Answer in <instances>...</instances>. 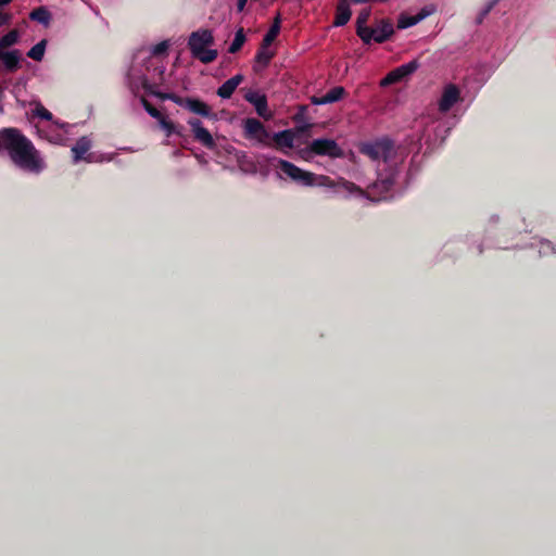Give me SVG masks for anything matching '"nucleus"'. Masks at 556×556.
<instances>
[{
	"instance_id": "nucleus-1",
	"label": "nucleus",
	"mask_w": 556,
	"mask_h": 556,
	"mask_svg": "<svg viewBox=\"0 0 556 556\" xmlns=\"http://www.w3.org/2000/svg\"><path fill=\"white\" fill-rule=\"evenodd\" d=\"M5 150L12 162L23 170L40 173L46 164L31 141L16 128L0 130V151Z\"/></svg>"
},
{
	"instance_id": "nucleus-2",
	"label": "nucleus",
	"mask_w": 556,
	"mask_h": 556,
	"mask_svg": "<svg viewBox=\"0 0 556 556\" xmlns=\"http://www.w3.org/2000/svg\"><path fill=\"white\" fill-rule=\"evenodd\" d=\"M273 166L279 169L281 176L283 175L302 186L326 187L332 189L333 192L338 194L341 192H346L357 197H363L365 194L362 189L351 181L342 178L334 181L329 176L316 175L314 173L303 170L294 164L281 159H275Z\"/></svg>"
},
{
	"instance_id": "nucleus-3",
	"label": "nucleus",
	"mask_w": 556,
	"mask_h": 556,
	"mask_svg": "<svg viewBox=\"0 0 556 556\" xmlns=\"http://www.w3.org/2000/svg\"><path fill=\"white\" fill-rule=\"evenodd\" d=\"M460 90L454 84H447L443 87L438 100V109L432 113L421 116L417 124L424 127L420 139L426 142L435 141L439 137L443 140L447 130L444 128L443 116L460 101Z\"/></svg>"
},
{
	"instance_id": "nucleus-4",
	"label": "nucleus",
	"mask_w": 556,
	"mask_h": 556,
	"mask_svg": "<svg viewBox=\"0 0 556 556\" xmlns=\"http://www.w3.org/2000/svg\"><path fill=\"white\" fill-rule=\"evenodd\" d=\"M159 70V77H153L152 80L148 78V74H143L141 70H137L132 66L128 72V84L131 91L137 94L141 89L147 93L152 94L161 100H170L174 103L187 109L188 98H181L175 93L161 92L157 90V86L164 81L165 66H155V71Z\"/></svg>"
},
{
	"instance_id": "nucleus-5",
	"label": "nucleus",
	"mask_w": 556,
	"mask_h": 556,
	"mask_svg": "<svg viewBox=\"0 0 556 556\" xmlns=\"http://www.w3.org/2000/svg\"><path fill=\"white\" fill-rule=\"evenodd\" d=\"M214 42V37L211 30L203 29L191 34L189 37V48L192 55L204 64L213 62L217 58V51L210 49Z\"/></svg>"
},
{
	"instance_id": "nucleus-6",
	"label": "nucleus",
	"mask_w": 556,
	"mask_h": 556,
	"mask_svg": "<svg viewBox=\"0 0 556 556\" xmlns=\"http://www.w3.org/2000/svg\"><path fill=\"white\" fill-rule=\"evenodd\" d=\"M299 156L304 161H311L315 155L329 156L331 159L343 155L342 149L332 139H315L307 147L300 149Z\"/></svg>"
},
{
	"instance_id": "nucleus-7",
	"label": "nucleus",
	"mask_w": 556,
	"mask_h": 556,
	"mask_svg": "<svg viewBox=\"0 0 556 556\" xmlns=\"http://www.w3.org/2000/svg\"><path fill=\"white\" fill-rule=\"evenodd\" d=\"M361 151L368 155L372 161H382L387 164L394 152V144L388 138H382L374 142L363 144Z\"/></svg>"
},
{
	"instance_id": "nucleus-8",
	"label": "nucleus",
	"mask_w": 556,
	"mask_h": 556,
	"mask_svg": "<svg viewBox=\"0 0 556 556\" xmlns=\"http://www.w3.org/2000/svg\"><path fill=\"white\" fill-rule=\"evenodd\" d=\"M393 31V25L390 22L381 21L375 27H359L358 36L366 45L370 43L371 41L381 43L388 40Z\"/></svg>"
},
{
	"instance_id": "nucleus-9",
	"label": "nucleus",
	"mask_w": 556,
	"mask_h": 556,
	"mask_svg": "<svg viewBox=\"0 0 556 556\" xmlns=\"http://www.w3.org/2000/svg\"><path fill=\"white\" fill-rule=\"evenodd\" d=\"M394 182V172L387 176L379 175L378 179L368 188L366 195L371 201L392 199L391 188Z\"/></svg>"
},
{
	"instance_id": "nucleus-10",
	"label": "nucleus",
	"mask_w": 556,
	"mask_h": 556,
	"mask_svg": "<svg viewBox=\"0 0 556 556\" xmlns=\"http://www.w3.org/2000/svg\"><path fill=\"white\" fill-rule=\"evenodd\" d=\"M68 124L52 122L48 126H37V131L40 137L47 139L52 143L62 144L66 140L65 135L68 131Z\"/></svg>"
},
{
	"instance_id": "nucleus-11",
	"label": "nucleus",
	"mask_w": 556,
	"mask_h": 556,
	"mask_svg": "<svg viewBox=\"0 0 556 556\" xmlns=\"http://www.w3.org/2000/svg\"><path fill=\"white\" fill-rule=\"evenodd\" d=\"M418 67L419 63L416 60L405 63L389 72L387 76L380 80V86L388 87L397 84L415 73Z\"/></svg>"
},
{
	"instance_id": "nucleus-12",
	"label": "nucleus",
	"mask_w": 556,
	"mask_h": 556,
	"mask_svg": "<svg viewBox=\"0 0 556 556\" xmlns=\"http://www.w3.org/2000/svg\"><path fill=\"white\" fill-rule=\"evenodd\" d=\"M188 125L192 130L193 138L207 149L215 147V141L211 132L203 126L202 122L198 118H190Z\"/></svg>"
},
{
	"instance_id": "nucleus-13",
	"label": "nucleus",
	"mask_w": 556,
	"mask_h": 556,
	"mask_svg": "<svg viewBox=\"0 0 556 556\" xmlns=\"http://www.w3.org/2000/svg\"><path fill=\"white\" fill-rule=\"evenodd\" d=\"M167 49H168L167 41H162L151 48L150 56H149L148 65H147V72L150 75V76H148V78L150 80H152L153 77H159V70L155 71V66L156 65L164 66V64L157 60V56L161 54H164L167 51Z\"/></svg>"
},
{
	"instance_id": "nucleus-14",
	"label": "nucleus",
	"mask_w": 556,
	"mask_h": 556,
	"mask_svg": "<svg viewBox=\"0 0 556 556\" xmlns=\"http://www.w3.org/2000/svg\"><path fill=\"white\" fill-rule=\"evenodd\" d=\"M244 132L248 138L256 139L258 142H263L267 137L264 125L256 118L244 121Z\"/></svg>"
},
{
	"instance_id": "nucleus-15",
	"label": "nucleus",
	"mask_w": 556,
	"mask_h": 556,
	"mask_svg": "<svg viewBox=\"0 0 556 556\" xmlns=\"http://www.w3.org/2000/svg\"><path fill=\"white\" fill-rule=\"evenodd\" d=\"M91 147V141L87 137H81L78 139L76 144L72 148L73 152V161L74 163H78L80 160H86L88 162H92L93 157L91 155H88L85 157V154L89 151Z\"/></svg>"
},
{
	"instance_id": "nucleus-16",
	"label": "nucleus",
	"mask_w": 556,
	"mask_h": 556,
	"mask_svg": "<svg viewBox=\"0 0 556 556\" xmlns=\"http://www.w3.org/2000/svg\"><path fill=\"white\" fill-rule=\"evenodd\" d=\"M345 94V90L341 86L333 87L323 97H312L311 102L315 105H324L328 103H333L343 98Z\"/></svg>"
},
{
	"instance_id": "nucleus-17",
	"label": "nucleus",
	"mask_w": 556,
	"mask_h": 556,
	"mask_svg": "<svg viewBox=\"0 0 556 556\" xmlns=\"http://www.w3.org/2000/svg\"><path fill=\"white\" fill-rule=\"evenodd\" d=\"M187 110L207 118H216V114L212 112V109L203 101L194 98H188Z\"/></svg>"
},
{
	"instance_id": "nucleus-18",
	"label": "nucleus",
	"mask_w": 556,
	"mask_h": 556,
	"mask_svg": "<svg viewBox=\"0 0 556 556\" xmlns=\"http://www.w3.org/2000/svg\"><path fill=\"white\" fill-rule=\"evenodd\" d=\"M242 80L243 76L241 74L232 76L217 89V94L222 99H229L237 89V87L242 83Z\"/></svg>"
},
{
	"instance_id": "nucleus-19",
	"label": "nucleus",
	"mask_w": 556,
	"mask_h": 556,
	"mask_svg": "<svg viewBox=\"0 0 556 556\" xmlns=\"http://www.w3.org/2000/svg\"><path fill=\"white\" fill-rule=\"evenodd\" d=\"M245 100L250 102L256 110L260 116H266L267 112V99L265 94L257 91H249L245 94Z\"/></svg>"
},
{
	"instance_id": "nucleus-20",
	"label": "nucleus",
	"mask_w": 556,
	"mask_h": 556,
	"mask_svg": "<svg viewBox=\"0 0 556 556\" xmlns=\"http://www.w3.org/2000/svg\"><path fill=\"white\" fill-rule=\"evenodd\" d=\"M350 3H352L350 0H338L333 23L336 26H343L350 21L352 15Z\"/></svg>"
},
{
	"instance_id": "nucleus-21",
	"label": "nucleus",
	"mask_w": 556,
	"mask_h": 556,
	"mask_svg": "<svg viewBox=\"0 0 556 556\" xmlns=\"http://www.w3.org/2000/svg\"><path fill=\"white\" fill-rule=\"evenodd\" d=\"M270 46H265L262 43L256 55H255V65L254 70L257 71V66L261 68L266 67L270 60L274 58L275 53L269 49Z\"/></svg>"
},
{
	"instance_id": "nucleus-22",
	"label": "nucleus",
	"mask_w": 556,
	"mask_h": 556,
	"mask_svg": "<svg viewBox=\"0 0 556 556\" xmlns=\"http://www.w3.org/2000/svg\"><path fill=\"white\" fill-rule=\"evenodd\" d=\"M295 135L292 130H281L274 135V141L280 148L291 149L294 146Z\"/></svg>"
},
{
	"instance_id": "nucleus-23",
	"label": "nucleus",
	"mask_w": 556,
	"mask_h": 556,
	"mask_svg": "<svg viewBox=\"0 0 556 556\" xmlns=\"http://www.w3.org/2000/svg\"><path fill=\"white\" fill-rule=\"evenodd\" d=\"M7 70L14 71L18 67L21 61V52L18 50H11L3 52L0 55Z\"/></svg>"
},
{
	"instance_id": "nucleus-24",
	"label": "nucleus",
	"mask_w": 556,
	"mask_h": 556,
	"mask_svg": "<svg viewBox=\"0 0 556 556\" xmlns=\"http://www.w3.org/2000/svg\"><path fill=\"white\" fill-rule=\"evenodd\" d=\"M29 18L47 27L49 26L52 16L46 7H39L29 13Z\"/></svg>"
},
{
	"instance_id": "nucleus-25",
	"label": "nucleus",
	"mask_w": 556,
	"mask_h": 556,
	"mask_svg": "<svg viewBox=\"0 0 556 556\" xmlns=\"http://www.w3.org/2000/svg\"><path fill=\"white\" fill-rule=\"evenodd\" d=\"M20 33L17 29H12L0 38V55L3 49L10 48L18 42Z\"/></svg>"
},
{
	"instance_id": "nucleus-26",
	"label": "nucleus",
	"mask_w": 556,
	"mask_h": 556,
	"mask_svg": "<svg viewBox=\"0 0 556 556\" xmlns=\"http://www.w3.org/2000/svg\"><path fill=\"white\" fill-rule=\"evenodd\" d=\"M280 31V17L279 15L275 18L273 25L265 34L262 43H265V46H270L274 40L277 38Z\"/></svg>"
},
{
	"instance_id": "nucleus-27",
	"label": "nucleus",
	"mask_w": 556,
	"mask_h": 556,
	"mask_svg": "<svg viewBox=\"0 0 556 556\" xmlns=\"http://www.w3.org/2000/svg\"><path fill=\"white\" fill-rule=\"evenodd\" d=\"M245 39L247 38H245V34H244L243 28L237 29V31L235 34V38H233L232 42L230 43L228 51L230 53L238 52L242 48V46L244 45Z\"/></svg>"
},
{
	"instance_id": "nucleus-28",
	"label": "nucleus",
	"mask_w": 556,
	"mask_h": 556,
	"mask_svg": "<svg viewBox=\"0 0 556 556\" xmlns=\"http://www.w3.org/2000/svg\"><path fill=\"white\" fill-rule=\"evenodd\" d=\"M31 115L33 117H38V118H41V119H45L47 122H50V124L53 121V116L51 114V112H49L41 103L37 102L34 104V108L31 110Z\"/></svg>"
},
{
	"instance_id": "nucleus-29",
	"label": "nucleus",
	"mask_w": 556,
	"mask_h": 556,
	"mask_svg": "<svg viewBox=\"0 0 556 556\" xmlns=\"http://www.w3.org/2000/svg\"><path fill=\"white\" fill-rule=\"evenodd\" d=\"M46 45L47 41L43 39L39 42H37L28 52L27 56L35 60V61H41L45 55L46 51Z\"/></svg>"
},
{
	"instance_id": "nucleus-30",
	"label": "nucleus",
	"mask_w": 556,
	"mask_h": 556,
	"mask_svg": "<svg viewBox=\"0 0 556 556\" xmlns=\"http://www.w3.org/2000/svg\"><path fill=\"white\" fill-rule=\"evenodd\" d=\"M425 15H415V16H408V15H402L399 18L397 27L401 29L412 27L416 25L418 22H420Z\"/></svg>"
},
{
	"instance_id": "nucleus-31",
	"label": "nucleus",
	"mask_w": 556,
	"mask_h": 556,
	"mask_svg": "<svg viewBox=\"0 0 556 556\" xmlns=\"http://www.w3.org/2000/svg\"><path fill=\"white\" fill-rule=\"evenodd\" d=\"M140 102H141L142 106L144 108V110L147 111V113L150 116H152L153 118L157 119V122H160L164 117L161 114V112L157 109H155L154 106H152L146 98L141 97Z\"/></svg>"
},
{
	"instance_id": "nucleus-32",
	"label": "nucleus",
	"mask_w": 556,
	"mask_h": 556,
	"mask_svg": "<svg viewBox=\"0 0 556 556\" xmlns=\"http://www.w3.org/2000/svg\"><path fill=\"white\" fill-rule=\"evenodd\" d=\"M159 124L161 128L166 132L167 137L172 136L173 134H180L175 124L167 119L165 116L159 122Z\"/></svg>"
},
{
	"instance_id": "nucleus-33",
	"label": "nucleus",
	"mask_w": 556,
	"mask_h": 556,
	"mask_svg": "<svg viewBox=\"0 0 556 556\" xmlns=\"http://www.w3.org/2000/svg\"><path fill=\"white\" fill-rule=\"evenodd\" d=\"M369 15H370V10L368 9H365L363 10L358 16H357V21H356V33L358 34V29L359 27L361 28H367L368 26L366 25L368 18H369Z\"/></svg>"
},
{
	"instance_id": "nucleus-34",
	"label": "nucleus",
	"mask_w": 556,
	"mask_h": 556,
	"mask_svg": "<svg viewBox=\"0 0 556 556\" xmlns=\"http://www.w3.org/2000/svg\"><path fill=\"white\" fill-rule=\"evenodd\" d=\"M541 254L556 253V249L552 245L549 241H542L540 247Z\"/></svg>"
},
{
	"instance_id": "nucleus-35",
	"label": "nucleus",
	"mask_w": 556,
	"mask_h": 556,
	"mask_svg": "<svg viewBox=\"0 0 556 556\" xmlns=\"http://www.w3.org/2000/svg\"><path fill=\"white\" fill-rule=\"evenodd\" d=\"M11 20V15L9 13H3L0 11V26L7 25Z\"/></svg>"
},
{
	"instance_id": "nucleus-36",
	"label": "nucleus",
	"mask_w": 556,
	"mask_h": 556,
	"mask_svg": "<svg viewBox=\"0 0 556 556\" xmlns=\"http://www.w3.org/2000/svg\"><path fill=\"white\" fill-rule=\"evenodd\" d=\"M247 2L248 0H237V10L239 12H242L244 10Z\"/></svg>"
},
{
	"instance_id": "nucleus-37",
	"label": "nucleus",
	"mask_w": 556,
	"mask_h": 556,
	"mask_svg": "<svg viewBox=\"0 0 556 556\" xmlns=\"http://www.w3.org/2000/svg\"><path fill=\"white\" fill-rule=\"evenodd\" d=\"M12 0H0V8L3 7V5H7L11 2Z\"/></svg>"
}]
</instances>
